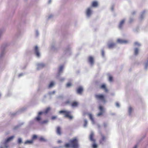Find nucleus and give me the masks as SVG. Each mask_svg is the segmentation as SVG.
Here are the masks:
<instances>
[{"label":"nucleus","mask_w":148,"mask_h":148,"mask_svg":"<svg viewBox=\"0 0 148 148\" xmlns=\"http://www.w3.org/2000/svg\"><path fill=\"white\" fill-rule=\"evenodd\" d=\"M70 144L69 143L66 144L64 147L66 148H69L71 145L73 148H78V140L76 137H74L72 139L70 140L69 141Z\"/></svg>","instance_id":"f257e3e1"},{"label":"nucleus","mask_w":148,"mask_h":148,"mask_svg":"<svg viewBox=\"0 0 148 148\" xmlns=\"http://www.w3.org/2000/svg\"><path fill=\"white\" fill-rule=\"evenodd\" d=\"M14 137V136H12L2 141L0 144V148H8V143L12 140Z\"/></svg>","instance_id":"f03ea898"},{"label":"nucleus","mask_w":148,"mask_h":148,"mask_svg":"<svg viewBox=\"0 0 148 148\" xmlns=\"http://www.w3.org/2000/svg\"><path fill=\"white\" fill-rule=\"evenodd\" d=\"M93 13L92 8V7L87 8L85 10V14L88 18H90Z\"/></svg>","instance_id":"7ed1b4c3"},{"label":"nucleus","mask_w":148,"mask_h":148,"mask_svg":"<svg viewBox=\"0 0 148 148\" xmlns=\"http://www.w3.org/2000/svg\"><path fill=\"white\" fill-rule=\"evenodd\" d=\"M64 69V66L62 65L60 66L59 68L58 73L57 75V77L58 78L60 82H63L65 79L64 77L58 78L59 76L62 73L63 70Z\"/></svg>","instance_id":"20e7f679"},{"label":"nucleus","mask_w":148,"mask_h":148,"mask_svg":"<svg viewBox=\"0 0 148 148\" xmlns=\"http://www.w3.org/2000/svg\"><path fill=\"white\" fill-rule=\"evenodd\" d=\"M59 113L60 114L64 113H65V117H68L70 119H72L73 118V116L69 115L71 113L70 112L66 110H61L59 112Z\"/></svg>","instance_id":"39448f33"},{"label":"nucleus","mask_w":148,"mask_h":148,"mask_svg":"<svg viewBox=\"0 0 148 148\" xmlns=\"http://www.w3.org/2000/svg\"><path fill=\"white\" fill-rule=\"evenodd\" d=\"M5 46L4 45L2 46L1 48V51L0 53V59H1L4 56L6 52Z\"/></svg>","instance_id":"423d86ee"},{"label":"nucleus","mask_w":148,"mask_h":148,"mask_svg":"<svg viewBox=\"0 0 148 148\" xmlns=\"http://www.w3.org/2000/svg\"><path fill=\"white\" fill-rule=\"evenodd\" d=\"M34 51L35 54L37 58H39L40 56V53L39 52L38 48L37 46H36L34 48Z\"/></svg>","instance_id":"0eeeda50"},{"label":"nucleus","mask_w":148,"mask_h":148,"mask_svg":"<svg viewBox=\"0 0 148 148\" xmlns=\"http://www.w3.org/2000/svg\"><path fill=\"white\" fill-rule=\"evenodd\" d=\"M95 97L97 100H101L103 102H105V100L103 95L101 94L97 95H95Z\"/></svg>","instance_id":"6e6552de"},{"label":"nucleus","mask_w":148,"mask_h":148,"mask_svg":"<svg viewBox=\"0 0 148 148\" xmlns=\"http://www.w3.org/2000/svg\"><path fill=\"white\" fill-rule=\"evenodd\" d=\"M45 66V64L43 63H38L36 64L37 69L39 70L43 68Z\"/></svg>","instance_id":"1a4fd4ad"},{"label":"nucleus","mask_w":148,"mask_h":148,"mask_svg":"<svg viewBox=\"0 0 148 148\" xmlns=\"http://www.w3.org/2000/svg\"><path fill=\"white\" fill-rule=\"evenodd\" d=\"M99 109L100 111V112L97 114V116H99L102 115L104 112V109L102 106H99Z\"/></svg>","instance_id":"9d476101"},{"label":"nucleus","mask_w":148,"mask_h":148,"mask_svg":"<svg viewBox=\"0 0 148 148\" xmlns=\"http://www.w3.org/2000/svg\"><path fill=\"white\" fill-rule=\"evenodd\" d=\"M125 19L122 20L120 22L119 25V28L120 29H121L123 27V26L125 21Z\"/></svg>","instance_id":"9b49d317"},{"label":"nucleus","mask_w":148,"mask_h":148,"mask_svg":"<svg viewBox=\"0 0 148 148\" xmlns=\"http://www.w3.org/2000/svg\"><path fill=\"white\" fill-rule=\"evenodd\" d=\"M101 136V139L99 141L100 143L102 144H103V142L105 141L106 140V138L105 136L102 134L101 133H100Z\"/></svg>","instance_id":"f8f14e48"},{"label":"nucleus","mask_w":148,"mask_h":148,"mask_svg":"<svg viewBox=\"0 0 148 148\" xmlns=\"http://www.w3.org/2000/svg\"><path fill=\"white\" fill-rule=\"evenodd\" d=\"M98 2L96 1H95L92 2L91 6L90 7H92H92L97 8L98 6Z\"/></svg>","instance_id":"ddd939ff"},{"label":"nucleus","mask_w":148,"mask_h":148,"mask_svg":"<svg viewBox=\"0 0 148 148\" xmlns=\"http://www.w3.org/2000/svg\"><path fill=\"white\" fill-rule=\"evenodd\" d=\"M88 115L89 116V118L90 120L91 121L92 123L93 124H95V121L94 120V118H93V116L92 114L89 113L88 114Z\"/></svg>","instance_id":"4468645a"},{"label":"nucleus","mask_w":148,"mask_h":148,"mask_svg":"<svg viewBox=\"0 0 148 148\" xmlns=\"http://www.w3.org/2000/svg\"><path fill=\"white\" fill-rule=\"evenodd\" d=\"M88 61L91 65H93L94 63L93 58L91 56H90L88 59Z\"/></svg>","instance_id":"2eb2a0df"},{"label":"nucleus","mask_w":148,"mask_h":148,"mask_svg":"<svg viewBox=\"0 0 148 148\" xmlns=\"http://www.w3.org/2000/svg\"><path fill=\"white\" fill-rule=\"evenodd\" d=\"M115 45V44L113 42H108V47L109 49L113 48Z\"/></svg>","instance_id":"dca6fc26"},{"label":"nucleus","mask_w":148,"mask_h":148,"mask_svg":"<svg viewBox=\"0 0 148 148\" xmlns=\"http://www.w3.org/2000/svg\"><path fill=\"white\" fill-rule=\"evenodd\" d=\"M94 135V134L93 132H92L90 134L89 136L90 140L91 141H93V142H95V140L93 138V137Z\"/></svg>","instance_id":"f3484780"},{"label":"nucleus","mask_w":148,"mask_h":148,"mask_svg":"<svg viewBox=\"0 0 148 148\" xmlns=\"http://www.w3.org/2000/svg\"><path fill=\"white\" fill-rule=\"evenodd\" d=\"M65 53L67 55H70L71 53V48L70 47H67L65 51Z\"/></svg>","instance_id":"a211bd4d"},{"label":"nucleus","mask_w":148,"mask_h":148,"mask_svg":"<svg viewBox=\"0 0 148 148\" xmlns=\"http://www.w3.org/2000/svg\"><path fill=\"white\" fill-rule=\"evenodd\" d=\"M133 111V108L130 106L128 107V112L130 116H131Z\"/></svg>","instance_id":"6ab92c4d"},{"label":"nucleus","mask_w":148,"mask_h":148,"mask_svg":"<svg viewBox=\"0 0 148 148\" xmlns=\"http://www.w3.org/2000/svg\"><path fill=\"white\" fill-rule=\"evenodd\" d=\"M117 42L120 44H123L126 43L127 42V41L126 40L119 39H117Z\"/></svg>","instance_id":"aec40b11"},{"label":"nucleus","mask_w":148,"mask_h":148,"mask_svg":"<svg viewBox=\"0 0 148 148\" xmlns=\"http://www.w3.org/2000/svg\"><path fill=\"white\" fill-rule=\"evenodd\" d=\"M101 89H102L104 90L105 92H108V89L106 88V85L105 84H103L101 85L100 87Z\"/></svg>","instance_id":"412c9836"},{"label":"nucleus","mask_w":148,"mask_h":148,"mask_svg":"<svg viewBox=\"0 0 148 148\" xmlns=\"http://www.w3.org/2000/svg\"><path fill=\"white\" fill-rule=\"evenodd\" d=\"M57 46L56 43L55 42H53L51 45V48L53 50H55L56 49Z\"/></svg>","instance_id":"4be33fe9"},{"label":"nucleus","mask_w":148,"mask_h":148,"mask_svg":"<svg viewBox=\"0 0 148 148\" xmlns=\"http://www.w3.org/2000/svg\"><path fill=\"white\" fill-rule=\"evenodd\" d=\"M55 84V83L53 81H52L51 82L50 84L48 86V88H51L53 87Z\"/></svg>","instance_id":"5701e85b"},{"label":"nucleus","mask_w":148,"mask_h":148,"mask_svg":"<svg viewBox=\"0 0 148 148\" xmlns=\"http://www.w3.org/2000/svg\"><path fill=\"white\" fill-rule=\"evenodd\" d=\"M83 90V88L82 87L79 88L77 90V93L78 94H81Z\"/></svg>","instance_id":"b1692460"},{"label":"nucleus","mask_w":148,"mask_h":148,"mask_svg":"<svg viewBox=\"0 0 148 148\" xmlns=\"http://www.w3.org/2000/svg\"><path fill=\"white\" fill-rule=\"evenodd\" d=\"M33 143V140H27L25 142L24 144H31Z\"/></svg>","instance_id":"393cba45"},{"label":"nucleus","mask_w":148,"mask_h":148,"mask_svg":"<svg viewBox=\"0 0 148 148\" xmlns=\"http://www.w3.org/2000/svg\"><path fill=\"white\" fill-rule=\"evenodd\" d=\"M60 131V128L59 127H58L57 128L56 132L58 135H60L61 134V132Z\"/></svg>","instance_id":"a878e982"},{"label":"nucleus","mask_w":148,"mask_h":148,"mask_svg":"<svg viewBox=\"0 0 148 148\" xmlns=\"http://www.w3.org/2000/svg\"><path fill=\"white\" fill-rule=\"evenodd\" d=\"M139 49L137 48H135L134 49V54L137 55L138 54Z\"/></svg>","instance_id":"bb28decb"},{"label":"nucleus","mask_w":148,"mask_h":148,"mask_svg":"<svg viewBox=\"0 0 148 148\" xmlns=\"http://www.w3.org/2000/svg\"><path fill=\"white\" fill-rule=\"evenodd\" d=\"M146 12L145 10H144L143 12L141 13L140 16V18L141 19H142L144 17V14Z\"/></svg>","instance_id":"cd10ccee"},{"label":"nucleus","mask_w":148,"mask_h":148,"mask_svg":"<svg viewBox=\"0 0 148 148\" xmlns=\"http://www.w3.org/2000/svg\"><path fill=\"white\" fill-rule=\"evenodd\" d=\"M84 127H86L87 126L88 124V121L86 119H84Z\"/></svg>","instance_id":"c85d7f7f"},{"label":"nucleus","mask_w":148,"mask_h":148,"mask_svg":"<svg viewBox=\"0 0 148 148\" xmlns=\"http://www.w3.org/2000/svg\"><path fill=\"white\" fill-rule=\"evenodd\" d=\"M51 108L49 107L47 108L45 110V111L43 112L44 113L47 114L50 110Z\"/></svg>","instance_id":"c756f323"},{"label":"nucleus","mask_w":148,"mask_h":148,"mask_svg":"<svg viewBox=\"0 0 148 148\" xmlns=\"http://www.w3.org/2000/svg\"><path fill=\"white\" fill-rule=\"evenodd\" d=\"M34 120L37 122H39L41 120V118L40 116H38Z\"/></svg>","instance_id":"7c9ffc66"},{"label":"nucleus","mask_w":148,"mask_h":148,"mask_svg":"<svg viewBox=\"0 0 148 148\" xmlns=\"http://www.w3.org/2000/svg\"><path fill=\"white\" fill-rule=\"evenodd\" d=\"M39 140L40 141H42L44 142H46L47 140L45 139L44 137H41L40 138Z\"/></svg>","instance_id":"2f4dec72"},{"label":"nucleus","mask_w":148,"mask_h":148,"mask_svg":"<svg viewBox=\"0 0 148 148\" xmlns=\"http://www.w3.org/2000/svg\"><path fill=\"white\" fill-rule=\"evenodd\" d=\"M133 32L135 33H137L139 31V29L138 27H136L133 29Z\"/></svg>","instance_id":"473e14b6"},{"label":"nucleus","mask_w":148,"mask_h":148,"mask_svg":"<svg viewBox=\"0 0 148 148\" xmlns=\"http://www.w3.org/2000/svg\"><path fill=\"white\" fill-rule=\"evenodd\" d=\"M23 124V123H22L21 124V125L20 124H19V125H17L15 126L13 128L14 130H16L17 128H19L21 125H22Z\"/></svg>","instance_id":"72a5a7b5"},{"label":"nucleus","mask_w":148,"mask_h":148,"mask_svg":"<svg viewBox=\"0 0 148 148\" xmlns=\"http://www.w3.org/2000/svg\"><path fill=\"white\" fill-rule=\"evenodd\" d=\"M78 103L76 102H74L72 104V106L73 107H75L77 106Z\"/></svg>","instance_id":"f704fd0d"},{"label":"nucleus","mask_w":148,"mask_h":148,"mask_svg":"<svg viewBox=\"0 0 148 148\" xmlns=\"http://www.w3.org/2000/svg\"><path fill=\"white\" fill-rule=\"evenodd\" d=\"M35 35L36 37H38L39 36V33L38 31L37 30L35 31Z\"/></svg>","instance_id":"c9c22d12"},{"label":"nucleus","mask_w":148,"mask_h":148,"mask_svg":"<svg viewBox=\"0 0 148 148\" xmlns=\"http://www.w3.org/2000/svg\"><path fill=\"white\" fill-rule=\"evenodd\" d=\"M134 45L135 46H140L141 45L140 44L139 42H134Z\"/></svg>","instance_id":"e433bc0d"},{"label":"nucleus","mask_w":148,"mask_h":148,"mask_svg":"<svg viewBox=\"0 0 148 148\" xmlns=\"http://www.w3.org/2000/svg\"><path fill=\"white\" fill-rule=\"evenodd\" d=\"M18 144H21L22 143V139L21 138H19L18 140Z\"/></svg>","instance_id":"4c0bfd02"},{"label":"nucleus","mask_w":148,"mask_h":148,"mask_svg":"<svg viewBox=\"0 0 148 148\" xmlns=\"http://www.w3.org/2000/svg\"><path fill=\"white\" fill-rule=\"evenodd\" d=\"M23 111V109H22L20 110L17 112H16L14 113L13 114L14 115H15L16 114H18L19 113H20V112H22Z\"/></svg>","instance_id":"58836bf2"},{"label":"nucleus","mask_w":148,"mask_h":148,"mask_svg":"<svg viewBox=\"0 0 148 148\" xmlns=\"http://www.w3.org/2000/svg\"><path fill=\"white\" fill-rule=\"evenodd\" d=\"M55 93V91H50L49 92L48 94L50 95H52L54 94Z\"/></svg>","instance_id":"ea45409f"},{"label":"nucleus","mask_w":148,"mask_h":148,"mask_svg":"<svg viewBox=\"0 0 148 148\" xmlns=\"http://www.w3.org/2000/svg\"><path fill=\"white\" fill-rule=\"evenodd\" d=\"M108 123L106 122L103 123V125L105 127H106L108 125Z\"/></svg>","instance_id":"a19ab883"},{"label":"nucleus","mask_w":148,"mask_h":148,"mask_svg":"<svg viewBox=\"0 0 148 148\" xmlns=\"http://www.w3.org/2000/svg\"><path fill=\"white\" fill-rule=\"evenodd\" d=\"M109 80L110 82L112 81V77L111 76H109Z\"/></svg>","instance_id":"79ce46f5"},{"label":"nucleus","mask_w":148,"mask_h":148,"mask_svg":"<svg viewBox=\"0 0 148 148\" xmlns=\"http://www.w3.org/2000/svg\"><path fill=\"white\" fill-rule=\"evenodd\" d=\"M71 86V84L70 83H68L66 85V86L67 87H70Z\"/></svg>","instance_id":"37998d69"},{"label":"nucleus","mask_w":148,"mask_h":148,"mask_svg":"<svg viewBox=\"0 0 148 148\" xmlns=\"http://www.w3.org/2000/svg\"><path fill=\"white\" fill-rule=\"evenodd\" d=\"M92 147L93 148H97V145L95 143H94L92 145Z\"/></svg>","instance_id":"c03bdc74"},{"label":"nucleus","mask_w":148,"mask_h":148,"mask_svg":"<svg viewBox=\"0 0 148 148\" xmlns=\"http://www.w3.org/2000/svg\"><path fill=\"white\" fill-rule=\"evenodd\" d=\"M37 138V136L36 135H34L33 137H32V140H33L34 139H36V138Z\"/></svg>","instance_id":"a18cd8bd"},{"label":"nucleus","mask_w":148,"mask_h":148,"mask_svg":"<svg viewBox=\"0 0 148 148\" xmlns=\"http://www.w3.org/2000/svg\"><path fill=\"white\" fill-rule=\"evenodd\" d=\"M115 104H116V106L117 107L119 108L120 107V105L118 103V102L116 103Z\"/></svg>","instance_id":"49530a36"},{"label":"nucleus","mask_w":148,"mask_h":148,"mask_svg":"<svg viewBox=\"0 0 148 148\" xmlns=\"http://www.w3.org/2000/svg\"><path fill=\"white\" fill-rule=\"evenodd\" d=\"M44 113V112H38V116H40V115H41L42 114Z\"/></svg>","instance_id":"de8ad7c7"},{"label":"nucleus","mask_w":148,"mask_h":148,"mask_svg":"<svg viewBox=\"0 0 148 148\" xmlns=\"http://www.w3.org/2000/svg\"><path fill=\"white\" fill-rule=\"evenodd\" d=\"M53 15H52V14L48 16V18L49 19L51 18L52 17H53Z\"/></svg>","instance_id":"09e8293b"},{"label":"nucleus","mask_w":148,"mask_h":148,"mask_svg":"<svg viewBox=\"0 0 148 148\" xmlns=\"http://www.w3.org/2000/svg\"><path fill=\"white\" fill-rule=\"evenodd\" d=\"M102 55L103 57H104V52L103 50H102L101 51Z\"/></svg>","instance_id":"8fccbe9b"},{"label":"nucleus","mask_w":148,"mask_h":148,"mask_svg":"<svg viewBox=\"0 0 148 148\" xmlns=\"http://www.w3.org/2000/svg\"><path fill=\"white\" fill-rule=\"evenodd\" d=\"M48 122V121L47 120H44V121H43L42 122V124H44V123H46L47 122Z\"/></svg>","instance_id":"3c124183"},{"label":"nucleus","mask_w":148,"mask_h":148,"mask_svg":"<svg viewBox=\"0 0 148 148\" xmlns=\"http://www.w3.org/2000/svg\"><path fill=\"white\" fill-rule=\"evenodd\" d=\"M57 118L56 116H54L51 117V119L52 120H54Z\"/></svg>","instance_id":"603ef678"},{"label":"nucleus","mask_w":148,"mask_h":148,"mask_svg":"<svg viewBox=\"0 0 148 148\" xmlns=\"http://www.w3.org/2000/svg\"><path fill=\"white\" fill-rule=\"evenodd\" d=\"M58 98L62 99L63 98V96L62 95H60L58 97Z\"/></svg>","instance_id":"864d4df0"},{"label":"nucleus","mask_w":148,"mask_h":148,"mask_svg":"<svg viewBox=\"0 0 148 148\" xmlns=\"http://www.w3.org/2000/svg\"><path fill=\"white\" fill-rule=\"evenodd\" d=\"M23 73H20L19 75H18V77H20L22 76H23Z\"/></svg>","instance_id":"5fc2aeb1"},{"label":"nucleus","mask_w":148,"mask_h":148,"mask_svg":"<svg viewBox=\"0 0 148 148\" xmlns=\"http://www.w3.org/2000/svg\"><path fill=\"white\" fill-rule=\"evenodd\" d=\"M133 20L134 19L133 18H130V23L132 22L133 21Z\"/></svg>","instance_id":"6e6d98bb"},{"label":"nucleus","mask_w":148,"mask_h":148,"mask_svg":"<svg viewBox=\"0 0 148 148\" xmlns=\"http://www.w3.org/2000/svg\"><path fill=\"white\" fill-rule=\"evenodd\" d=\"M114 7L113 5H112V6H111V10H112V11L113 10Z\"/></svg>","instance_id":"4d7b16f0"},{"label":"nucleus","mask_w":148,"mask_h":148,"mask_svg":"<svg viewBox=\"0 0 148 148\" xmlns=\"http://www.w3.org/2000/svg\"><path fill=\"white\" fill-rule=\"evenodd\" d=\"M70 103V101H69V100L65 102V103H66V104H69V103Z\"/></svg>","instance_id":"13d9d810"},{"label":"nucleus","mask_w":148,"mask_h":148,"mask_svg":"<svg viewBox=\"0 0 148 148\" xmlns=\"http://www.w3.org/2000/svg\"><path fill=\"white\" fill-rule=\"evenodd\" d=\"M52 0H49L48 1V4H50Z\"/></svg>","instance_id":"bf43d9fd"},{"label":"nucleus","mask_w":148,"mask_h":148,"mask_svg":"<svg viewBox=\"0 0 148 148\" xmlns=\"http://www.w3.org/2000/svg\"><path fill=\"white\" fill-rule=\"evenodd\" d=\"M61 142H62V141H61V140H58V143H61Z\"/></svg>","instance_id":"052dcab7"},{"label":"nucleus","mask_w":148,"mask_h":148,"mask_svg":"<svg viewBox=\"0 0 148 148\" xmlns=\"http://www.w3.org/2000/svg\"><path fill=\"white\" fill-rule=\"evenodd\" d=\"M136 12L134 11L133 12H132V14L133 15V14H135L136 13Z\"/></svg>","instance_id":"680f3d73"},{"label":"nucleus","mask_w":148,"mask_h":148,"mask_svg":"<svg viewBox=\"0 0 148 148\" xmlns=\"http://www.w3.org/2000/svg\"><path fill=\"white\" fill-rule=\"evenodd\" d=\"M63 147V146H59L58 148H62Z\"/></svg>","instance_id":"e2e57ef3"},{"label":"nucleus","mask_w":148,"mask_h":148,"mask_svg":"<svg viewBox=\"0 0 148 148\" xmlns=\"http://www.w3.org/2000/svg\"><path fill=\"white\" fill-rule=\"evenodd\" d=\"M137 148V146L135 145L133 148Z\"/></svg>","instance_id":"0e129e2a"},{"label":"nucleus","mask_w":148,"mask_h":148,"mask_svg":"<svg viewBox=\"0 0 148 148\" xmlns=\"http://www.w3.org/2000/svg\"><path fill=\"white\" fill-rule=\"evenodd\" d=\"M97 126H98V127H100V126L99 125H97Z\"/></svg>","instance_id":"69168bd1"},{"label":"nucleus","mask_w":148,"mask_h":148,"mask_svg":"<svg viewBox=\"0 0 148 148\" xmlns=\"http://www.w3.org/2000/svg\"><path fill=\"white\" fill-rule=\"evenodd\" d=\"M46 95H45L44 96V98H46Z\"/></svg>","instance_id":"338daca9"},{"label":"nucleus","mask_w":148,"mask_h":148,"mask_svg":"<svg viewBox=\"0 0 148 148\" xmlns=\"http://www.w3.org/2000/svg\"><path fill=\"white\" fill-rule=\"evenodd\" d=\"M27 0H25V1H27Z\"/></svg>","instance_id":"774afa93"}]
</instances>
